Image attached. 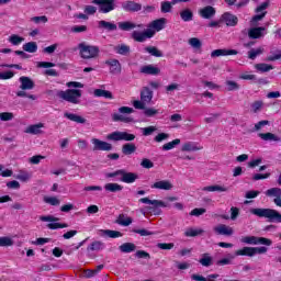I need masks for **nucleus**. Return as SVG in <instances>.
Masks as SVG:
<instances>
[{
  "label": "nucleus",
  "mask_w": 281,
  "mask_h": 281,
  "mask_svg": "<svg viewBox=\"0 0 281 281\" xmlns=\"http://www.w3.org/2000/svg\"><path fill=\"white\" fill-rule=\"evenodd\" d=\"M166 23H168V20L166 18L154 20L149 24H147L146 31H134L132 33V38H134V41H136L137 43H144V41H146L147 38H153L156 32H161V30L166 27Z\"/></svg>",
  "instance_id": "obj_1"
},
{
  "label": "nucleus",
  "mask_w": 281,
  "mask_h": 281,
  "mask_svg": "<svg viewBox=\"0 0 281 281\" xmlns=\"http://www.w3.org/2000/svg\"><path fill=\"white\" fill-rule=\"evenodd\" d=\"M79 56L83 60H93L100 57V47L85 42L78 44Z\"/></svg>",
  "instance_id": "obj_2"
},
{
  "label": "nucleus",
  "mask_w": 281,
  "mask_h": 281,
  "mask_svg": "<svg viewBox=\"0 0 281 281\" xmlns=\"http://www.w3.org/2000/svg\"><path fill=\"white\" fill-rule=\"evenodd\" d=\"M250 214L268 218L270 223H281V213L273 209H250Z\"/></svg>",
  "instance_id": "obj_3"
},
{
  "label": "nucleus",
  "mask_w": 281,
  "mask_h": 281,
  "mask_svg": "<svg viewBox=\"0 0 281 281\" xmlns=\"http://www.w3.org/2000/svg\"><path fill=\"white\" fill-rule=\"evenodd\" d=\"M57 95L61 100H65V102H69L70 104H78L80 102V98H82V90H78V89L61 90L57 93Z\"/></svg>",
  "instance_id": "obj_4"
},
{
  "label": "nucleus",
  "mask_w": 281,
  "mask_h": 281,
  "mask_svg": "<svg viewBox=\"0 0 281 281\" xmlns=\"http://www.w3.org/2000/svg\"><path fill=\"white\" fill-rule=\"evenodd\" d=\"M153 102V90L149 88H143L140 91V100L133 101L134 109H146L147 104Z\"/></svg>",
  "instance_id": "obj_5"
},
{
  "label": "nucleus",
  "mask_w": 281,
  "mask_h": 281,
  "mask_svg": "<svg viewBox=\"0 0 281 281\" xmlns=\"http://www.w3.org/2000/svg\"><path fill=\"white\" fill-rule=\"evenodd\" d=\"M119 113L121 114L114 113L112 115L113 122H124L125 124H130V122H133V117L125 115H131V113H135V110L128 106H121L119 109Z\"/></svg>",
  "instance_id": "obj_6"
},
{
  "label": "nucleus",
  "mask_w": 281,
  "mask_h": 281,
  "mask_svg": "<svg viewBox=\"0 0 281 281\" xmlns=\"http://www.w3.org/2000/svg\"><path fill=\"white\" fill-rule=\"evenodd\" d=\"M269 5H271V0H266L265 2H261L259 5H257L255 9L256 15L250 21L251 25H256L259 21H262V19L267 16V10Z\"/></svg>",
  "instance_id": "obj_7"
},
{
  "label": "nucleus",
  "mask_w": 281,
  "mask_h": 281,
  "mask_svg": "<svg viewBox=\"0 0 281 281\" xmlns=\"http://www.w3.org/2000/svg\"><path fill=\"white\" fill-rule=\"evenodd\" d=\"M240 243L245 245H267V247H271L273 241L266 237H256V236H244L240 238Z\"/></svg>",
  "instance_id": "obj_8"
},
{
  "label": "nucleus",
  "mask_w": 281,
  "mask_h": 281,
  "mask_svg": "<svg viewBox=\"0 0 281 281\" xmlns=\"http://www.w3.org/2000/svg\"><path fill=\"white\" fill-rule=\"evenodd\" d=\"M40 221L49 223L47 224L48 229H65V227H69L68 224L58 223V217H55L54 215H42L40 216Z\"/></svg>",
  "instance_id": "obj_9"
},
{
  "label": "nucleus",
  "mask_w": 281,
  "mask_h": 281,
  "mask_svg": "<svg viewBox=\"0 0 281 281\" xmlns=\"http://www.w3.org/2000/svg\"><path fill=\"white\" fill-rule=\"evenodd\" d=\"M106 139H110V142H133L135 139V134L116 131L109 134Z\"/></svg>",
  "instance_id": "obj_10"
},
{
  "label": "nucleus",
  "mask_w": 281,
  "mask_h": 281,
  "mask_svg": "<svg viewBox=\"0 0 281 281\" xmlns=\"http://www.w3.org/2000/svg\"><path fill=\"white\" fill-rule=\"evenodd\" d=\"M92 3L98 5L103 14H109L115 10V0H92Z\"/></svg>",
  "instance_id": "obj_11"
},
{
  "label": "nucleus",
  "mask_w": 281,
  "mask_h": 281,
  "mask_svg": "<svg viewBox=\"0 0 281 281\" xmlns=\"http://www.w3.org/2000/svg\"><path fill=\"white\" fill-rule=\"evenodd\" d=\"M91 144L93 146L92 150L109 151L113 149V145H111V143H106L98 138H91Z\"/></svg>",
  "instance_id": "obj_12"
},
{
  "label": "nucleus",
  "mask_w": 281,
  "mask_h": 281,
  "mask_svg": "<svg viewBox=\"0 0 281 281\" xmlns=\"http://www.w3.org/2000/svg\"><path fill=\"white\" fill-rule=\"evenodd\" d=\"M44 127L45 123L32 124L24 130V133H26L27 135H43Z\"/></svg>",
  "instance_id": "obj_13"
},
{
  "label": "nucleus",
  "mask_w": 281,
  "mask_h": 281,
  "mask_svg": "<svg viewBox=\"0 0 281 281\" xmlns=\"http://www.w3.org/2000/svg\"><path fill=\"white\" fill-rule=\"evenodd\" d=\"M213 231L215 232V234H218L220 236H232L234 235V228L225 225V224H220L216 225Z\"/></svg>",
  "instance_id": "obj_14"
},
{
  "label": "nucleus",
  "mask_w": 281,
  "mask_h": 281,
  "mask_svg": "<svg viewBox=\"0 0 281 281\" xmlns=\"http://www.w3.org/2000/svg\"><path fill=\"white\" fill-rule=\"evenodd\" d=\"M105 65L110 67V72H112L114 76L122 74V65L120 64V60L109 59L105 61Z\"/></svg>",
  "instance_id": "obj_15"
},
{
  "label": "nucleus",
  "mask_w": 281,
  "mask_h": 281,
  "mask_svg": "<svg viewBox=\"0 0 281 281\" xmlns=\"http://www.w3.org/2000/svg\"><path fill=\"white\" fill-rule=\"evenodd\" d=\"M19 80L22 91H32L35 87L34 81L30 77L22 76Z\"/></svg>",
  "instance_id": "obj_16"
},
{
  "label": "nucleus",
  "mask_w": 281,
  "mask_h": 281,
  "mask_svg": "<svg viewBox=\"0 0 281 281\" xmlns=\"http://www.w3.org/2000/svg\"><path fill=\"white\" fill-rule=\"evenodd\" d=\"M202 192H229V187L225 184H211L203 187Z\"/></svg>",
  "instance_id": "obj_17"
},
{
  "label": "nucleus",
  "mask_w": 281,
  "mask_h": 281,
  "mask_svg": "<svg viewBox=\"0 0 281 281\" xmlns=\"http://www.w3.org/2000/svg\"><path fill=\"white\" fill-rule=\"evenodd\" d=\"M135 27L144 30V24H135V22L131 21L119 22V29H121L122 32H131V30H135Z\"/></svg>",
  "instance_id": "obj_18"
},
{
  "label": "nucleus",
  "mask_w": 281,
  "mask_h": 281,
  "mask_svg": "<svg viewBox=\"0 0 281 281\" xmlns=\"http://www.w3.org/2000/svg\"><path fill=\"white\" fill-rule=\"evenodd\" d=\"M238 54V50L236 49H215L211 53V58H218L220 56H236Z\"/></svg>",
  "instance_id": "obj_19"
},
{
  "label": "nucleus",
  "mask_w": 281,
  "mask_h": 281,
  "mask_svg": "<svg viewBox=\"0 0 281 281\" xmlns=\"http://www.w3.org/2000/svg\"><path fill=\"white\" fill-rule=\"evenodd\" d=\"M122 8L125 12H139L142 4L135 1H125L122 2Z\"/></svg>",
  "instance_id": "obj_20"
},
{
  "label": "nucleus",
  "mask_w": 281,
  "mask_h": 281,
  "mask_svg": "<svg viewBox=\"0 0 281 281\" xmlns=\"http://www.w3.org/2000/svg\"><path fill=\"white\" fill-rule=\"evenodd\" d=\"M175 186H172V182L170 180H159L156 181L154 184H151V189L154 190H172Z\"/></svg>",
  "instance_id": "obj_21"
},
{
  "label": "nucleus",
  "mask_w": 281,
  "mask_h": 281,
  "mask_svg": "<svg viewBox=\"0 0 281 281\" xmlns=\"http://www.w3.org/2000/svg\"><path fill=\"white\" fill-rule=\"evenodd\" d=\"M119 181H122L123 183H135V181H137V175L134 172H126L121 170Z\"/></svg>",
  "instance_id": "obj_22"
},
{
  "label": "nucleus",
  "mask_w": 281,
  "mask_h": 281,
  "mask_svg": "<svg viewBox=\"0 0 281 281\" xmlns=\"http://www.w3.org/2000/svg\"><path fill=\"white\" fill-rule=\"evenodd\" d=\"M276 60H281V49L278 47H271L268 56L266 57V61L276 63Z\"/></svg>",
  "instance_id": "obj_23"
},
{
  "label": "nucleus",
  "mask_w": 281,
  "mask_h": 281,
  "mask_svg": "<svg viewBox=\"0 0 281 281\" xmlns=\"http://www.w3.org/2000/svg\"><path fill=\"white\" fill-rule=\"evenodd\" d=\"M222 21L231 27L238 25V18L229 12H226L222 15Z\"/></svg>",
  "instance_id": "obj_24"
},
{
  "label": "nucleus",
  "mask_w": 281,
  "mask_h": 281,
  "mask_svg": "<svg viewBox=\"0 0 281 281\" xmlns=\"http://www.w3.org/2000/svg\"><path fill=\"white\" fill-rule=\"evenodd\" d=\"M139 203H145L147 205H153V207H168V203L161 200H150L148 198L139 199Z\"/></svg>",
  "instance_id": "obj_25"
},
{
  "label": "nucleus",
  "mask_w": 281,
  "mask_h": 281,
  "mask_svg": "<svg viewBox=\"0 0 281 281\" xmlns=\"http://www.w3.org/2000/svg\"><path fill=\"white\" fill-rule=\"evenodd\" d=\"M160 72L161 69H159L157 66L146 65L140 67V74H146L147 76H159Z\"/></svg>",
  "instance_id": "obj_26"
},
{
  "label": "nucleus",
  "mask_w": 281,
  "mask_h": 281,
  "mask_svg": "<svg viewBox=\"0 0 281 281\" xmlns=\"http://www.w3.org/2000/svg\"><path fill=\"white\" fill-rule=\"evenodd\" d=\"M182 153H196V150H203V146L196 145V143L188 142L181 147Z\"/></svg>",
  "instance_id": "obj_27"
},
{
  "label": "nucleus",
  "mask_w": 281,
  "mask_h": 281,
  "mask_svg": "<svg viewBox=\"0 0 281 281\" xmlns=\"http://www.w3.org/2000/svg\"><path fill=\"white\" fill-rule=\"evenodd\" d=\"M199 14L202 16V19H212V16L216 14V9H214V7L207 5L200 9Z\"/></svg>",
  "instance_id": "obj_28"
},
{
  "label": "nucleus",
  "mask_w": 281,
  "mask_h": 281,
  "mask_svg": "<svg viewBox=\"0 0 281 281\" xmlns=\"http://www.w3.org/2000/svg\"><path fill=\"white\" fill-rule=\"evenodd\" d=\"M266 27H252L248 31L249 38H261L265 35Z\"/></svg>",
  "instance_id": "obj_29"
},
{
  "label": "nucleus",
  "mask_w": 281,
  "mask_h": 281,
  "mask_svg": "<svg viewBox=\"0 0 281 281\" xmlns=\"http://www.w3.org/2000/svg\"><path fill=\"white\" fill-rule=\"evenodd\" d=\"M100 236H108V238H122L124 234L120 231L101 229L99 231Z\"/></svg>",
  "instance_id": "obj_30"
},
{
  "label": "nucleus",
  "mask_w": 281,
  "mask_h": 281,
  "mask_svg": "<svg viewBox=\"0 0 281 281\" xmlns=\"http://www.w3.org/2000/svg\"><path fill=\"white\" fill-rule=\"evenodd\" d=\"M64 117H67V120H70V122H76L77 124H86L87 123V119H85L78 114H75V113L66 112L64 114Z\"/></svg>",
  "instance_id": "obj_31"
},
{
  "label": "nucleus",
  "mask_w": 281,
  "mask_h": 281,
  "mask_svg": "<svg viewBox=\"0 0 281 281\" xmlns=\"http://www.w3.org/2000/svg\"><path fill=\"white\" fill-rule=\"evenodd\" d=\"M204 232L205 231H203V228L189 227L186 229L184 236H187V238H194L196 236L203 235Z\"/></svg>",
  "instance_id": "obj_32"
},
{
  "label": "nucleus",
  "mask_w": 281,
  "mask_h": 281,
  "mask_svg": "<svg viewBox=\"0 0 281 281\" xmlns=\"http://www.w3.org/2000/svg\"><path fill=\"white\" fill-rule=\"evenodd\" d=\"M94 98H105V100H113V93L104 89H95L93 91Z\"/></svg>",
  "instance_id": "obj_33"
},
{
  "label": "nucleus",
  "mask_w": 281,
  "mask_h": 281,
  "mask_svg": "<svg viewBox=\"0 0 281 281\" xmlns=\"http://www.w3.org/2000/svg\"><path fill=\"white\" fill-rule=\"evenodd\" d=\"M254 67L258 74H267L268 71H272L273 69L272 65L265 63L255 64Z\"/></svg>",
  "instance_id": "obj_34"
},
{
  "label": "nucleus",
  "mask_w": 281,
  "mask_h": 281,
  "mask_svg": "<svg viewBox=\"0 0 281 281\" xmlns=\"http://www.w3.org/2000/svg\"><path fill=\"white\" fill-rule=\"evenodd\" d=\"M260 139H263V142H281L280 136L273 134V133H260L259 134Z\"/></svg>",
  "instance_id": "obj_35"
},
{
  "label": "nucleus",
  "mask_w": 281,
  "mask_h": 281,
  "mask_svg": "<svg viewBox=\"0 0 281 281\" xmlns=\"http://www.w3.org/2000/svg\"><path fill=\"white\" fill-rule=\"evenodd\" d=\"M98 25L101 30H109V32H115V30H117V25L115 23L106 22L104 20L99 21Z\"/></svg>",
  "instance_id": "obj_36"
},
{
  "label": "nucleus",
  "mask_w": 281,
  "mask_h": 281,
  "mask_svg": "<svg viewBox=\"0 0 281 281\" xmlns=\"http://www.w3.org/2000/svg\"><path fill=\"white\" fill-rule=\"evenodd\" d=\"M220 276L214 273V274H209L206 278L201 276V274H192L191 280L193 281H216V278Z\"/></svg>",
  "instance_id": "obj_37"
},
{
  "label": "nucleus",
  "mask_w": 281,
  "mask_h": 281,
  "mask_svg": "<svg viewBox=\"0 0 281 281\" xmlns=\"http://www.w3.org/2000/svg\"><path fill=\"white\" fill-rule=\"evenodd\" d=\"M119 249L122 254H132V251L137 249V246L133 243H124L119 247Z\"/></svg>",
  "instance_id": "obj_38"
},
{
  "label": "nucleus",
  "mask_w": 281,
  "mask_h": 281,
  "mask_svg": "<svg viewBox=\"0 0 281 281\" xmlns=\"http://www.w3.org/2000/svg\"><path fill=\"white\" fill-rule=\"evenodd\" d=\"M22 49H24V52H27L29 54H36V52H38V45L36 44V42H27L23 44Z\"/></svg>",
  "instance_id": "obj_39"
},
{
  "label": "nucleus",
  "mask_w": 281,
  "mask_h": 281,
  "mask_svg": "<svg viewBox=\"0 0 281 281\" xmlns=\"http://www.w3.org/2000/svg\"><path fill=\"white\" fill-rule=\"evenodd\" d=\"M262 54H265V47L252 48L248 52V58L250 60H256V58L262 56Z\"/></svg>",
  "instance_id": "obj_40"
},
{
  "label": "nucleus",
  "mask_w": 281,
  "mask_h": 281,
  "mask_svg": "<svg viewBox=\"0 0 281 281\" xmlns=\"http://www.w3.org/2000/svg\"><path fill=\"white\" fill-rule=\"evenodd\" d=\"M235 256H249L250 258L255 256L254 247H244L235 251Z\"/></svg>",
  "instance_id": "obj_41"
},
{
  "label": "nucleus",
  "mask_w": 281,
  "mask_h": 281,
  "mask_svg": "<svg viewBox=\"0 0 281 281\" xmlns=\"http://www.w3.org/2000/svg\"><path fill=\"white\" fill-rule=\"evenodd\" d=\"M199 262L202 265V267H212L214 259L212 256H210V254H203Z\"/></svg>",
  "instance_id": "obj_42"
},
{
  "label": "nucleus",
  "mask_w": 281,
  "mask_h": 281,
  "mask_svg": "<svg viewBox=\"0 0 281 281\" xmlns=\"http://www.w3.org/2000/svg\"><path fill=\"white\" fill-rule=\"evenodd\" d=\"M180 18L184 21V23H189V21L194 19V13H192V10L190 9H184L180 11Z\"/></svg>",
  "instance_id": "obj_43"
},
{
  "label": "nucleus",
  "mask_w": 281,
  "mask_h": 281,
  "mask_svg": "<svg viewBox=\"0 0 281 281\" xmlns=\"http://www.w3.org/2000/svg\"><path fill=\"white\" fill-rule=\"evenodd\" d=\"M104 190H106V192H122V190H124V187L117 183L110 182L104 186Z\"/></svg>",
  "instance_id": "obj_44"
},
{
  "label": "nucleus",
  "mask_w": 281,
  "mask_h": 281,
  "mask_svg": "<svg viewBox=\"0 0 281 281\" xmlns=\"http://www.w3.org/2000/svg\"><path fill=\"white\" fill-rule=\"evenodd\" d=\"M266 196L281 199V189L280 188H271L265 192Z\"/></svg>",
  "instance_id": "obj_45"
},
{
  "label": "nucleus",
  "mask_w": 281,
  "mask_h": 281,
  "mask_svg": "<svg viewBox=\"0 0 281 281\" xmlns=\"http://www.w3.org/2000/svg\"><path fill=\"white\" fill-rule=\"evenodd\" d=\"M105 247L106 246L104 245V243L97 240V241H92L88 247V249L90 251H102V249H104Z\"/></svg>",
  "instance_id": "obj_46"
},
{
  "label": "nucleus",
  "mask_w": 281,
  "mask_h": 281,
  "mask_svg": "<svg viewBox=\"0 0 281 281\" xmlns=\"http://www.w3.org/2000/svg\"><path fill=\"white\" fill-rule=\"evenodd\" d=\"M114 52L116 54H121L122 56H126V54L131 52V47H128V45L125 44H119L114 47Z\"/></svg>",
  "instance_id": "obj_47"
},
{
  "label": "nucleus",
  "mask_w": 281,
  "mask_h": 281,
  "mask_svg": "<svg viewBox=\"0 0 281 281\" xmlns=\"http://www.w3.org/2000/svg\"><path fill=\"white\" fill-rule=\"evenodd\" d=\"M136 150H137V147L135 146V144H131V143H127L122 147L123 155H133V153H135Z\"/></svg>",
  "instance_id": "obj_48"
},
{
  "label": "nucleus",
  "mask_w": 281,
  "mask_h": 281,
  "mask_svg": "<svg viewBox=\"0 0 281 281\" xmlns=\"http://www.w3.org/2000/svg\"><path fill=\"white\" fill-rule=\"evenodd\" d=\"M25 41V37H22L16 34H12L9 36L8 42L11 43V45H21Z\"/></svg>",
  "instance_id": "obj_49"
},
{
  "label": "nucleus",
  "mask_w": 281,
  "mask_h": 281,
  "mask_svg": "<svg viewBox=\"0 0 281 281\" xmlns=\"http://www.w3.org/2000/svg\"><path fill=\"white\" fill-rule=\"evenodd\" d=\"M179 144H181V139L176 138L169 143L164 144L162 150H172V149L177 148V146H179Z\"/></svg>",
  "instance_id": "obj_50"
},
{
  "label": "nucleus",
  "mask_w": 281,
  "mask_h": 281,
  "mask_svg": "<svg viewBox=\"0 0 281 281\" xmlns=\"http://www.w3.org/2000/svg\"><path fill=\"white\" fill-rule=\"evenodd\" d=\"M133 223V218L126 215H120L117 218V224L122 225L123 227H128Z\"/></svg>",
  "instance_id": "obj_51"
},
{
  "label": "nucleus",
  "mask_w": 281,
  "mask_h": 281,
  "mask_svg": "<svg viewBox=\"0 0 281 281\" xmlns=\"http://www.w3.org/2000/svg\"><path fill=\"white\" fill-rule=\"evenodd\" d=\"M145 50L148 54H150V56H155L156 58H161V56H164V53H161V50H159L155 46H148V47L145 48Z\"/></svg>",
  "instance_id": "obj_52"
},
{
  "label": "nucleus",
  "mask_w": 281,
  "mask_h": 281,
  "mask_svg": "<svg viewBox=\"0 0 281 281\" xmlns=\"http://www.w3.org/2000/svg\"><path fill=\"white\" fill-rule=\"evenodd\" d=\"M139 111H144V115H146V117H155V115L159 114V110L155 109V108H146L145 109H138Z\"/></svg>",
  "instance_id": "obj_53"
},
{
  "label": "nucleus",
  "mask_w": 281,
  "mask_h": 281,
  "mask_svg": "<svg viewBox=\"0 0 281 281\" xmlns=\"http://www.w3.org/2000/svg\"><path fill=\"white\" fill-rule=\"evenodd\" d=\"M160 12H162V14H168V12H172V3H170V1H162L160 3Z\"/></svg>",
  "instance_id": "obj_54"
},
{
  "label": "nucleus",
  "mask_w": 281,
  "mask_h": 281,
  "mask_svg": "<svg viewBox=\"0 0 281 281\" xmlns=\"http://www.w3.org/2000/svg\"><path fill=\"white\" fill-rule=\"evenodd\" d=\"M44 203L57 206L60 205V200L57 196H44Z\"/></svg>",
  "instance_id": "obj_55"
},
{
  "label": "nucleus",
  "mask_w": 281,
  "mask_h": 281,
  "mask_svg": "<svg viewBox=\"0 0 281 281\" xmlns=\"http://www.w3.org/2000/svg\"><path fill=\"white\" fill-rule=\"evenodd\" d=\"M12 245H14V240L11 237H0V247H12Z\"/></svg>",
  "instance_id": "obj_56"
},
{
  "label": "nucleus",
  "mask_w": 281,
  "mask_h": 281,
  "mask_svg": "<svg viewBox=\"0 0 281 281\" xmlns=\"http://www.w3.org/2000/svg\"><path fill=\"white\" fill-rule=\"evenodd\" d=\"M12 120H14V113H12V112H1L0 113L1 122H12Z\"/></svg>",
  "instance_id": "obj_57"
},
{
  "label": "nucleus",
  "mask_w": 281,
  "mask_h": 281,
  "mask_svg": "<svg viewBox=\"0 0 281 281\" xmlns=\"http://www.w3.org/2000/svg\"><path fill=\"white\" fill-rule=\"evenodd\" d=\"M140 131L145 137H148L149 135H153V133L157 131V126L150 125L147 127H142Z\"/></svg>",
  "instance_id": "obj_58"
},
{
  "label": "nucleus",
  "mask_w": 281,
  "mask_h": 281,
  "mask_svg": "<svg viewBox=\"0 0 281 281\" xmlns=\"http://www.w3.org/2000/svg\"><path fill=\"white\" fill-rule=\"evenodd\" d=\"M262 106H265V102L255 101L251 103L250 109H251L252 113H258L259 111H262Z\"/></svg>",
  "instance_id": "obj_59"
},
{
  "label": "nucleus",
  "mask_w": 281,
  "mask_h": 281,
  "mask_svg": "<svg viewBox=\"0 0 281 281\" xmlns=\"http://www.w3.org/2000/svg\"><path fill=\"white\" fill-rule=\"evenodd\" d=\"M225 85L227 87V91H238V89H240V85L236 81L226 80Z\"/></svg>",
  "instance_id": "obj_60"
},
{
  "label": "nucleus",
  "mask_w": 281,
  "mask_h": 281,
  "mask_svg": "<svg viewBox=\"0 0 281 281\" xmlns=\"http://www.w3.org/2000/svg\"><path fill=\"white\" fill-rule=\"evenodd\" d=\"M221 117L218 113H212L209 116L204 117V124H214Z\"/></svg>",
  "instance_id": "obj_61"
},
{
  "label": "nucleus",
  "mask_w": 281,
  "mask_h": 281,
  "mask_svg": "<svg viewBox=\"0 0 281 281\" xmlns=\"http://www.w3.org/2000/svg\"><path fill=\"white\" fill-rule=\"evenodd\" d=\"M189 45L193 47V49H201V46L203 45L201 43V40L196 37L189 38Z\"/></svg>",
  "instance_id": "obj_62"
},
{
  "label": "nucleus",
  "mask_w": 281,
  "mask_h": 281,
  "mask_svg": "<svg viewBox=\"0 0 281 281\" xmlns=\"http://www.w3.org/2000/svg\"><path fill=\"white\" fill-rule=\"evenodd\" d=\"M87 25H75L70 29V32H72V34H82L87 32Z\"/></svg>",
  "instance_id": "obj_63"
},
{
  "label": "nucleus",
  "mask_w": 281,
  "mask_h": 281,
  "mask_svg": "<svg viewBox=\"0 0 281 281\" xmlns=\"http://www.w3.org/2000/svg\"><path fill=\"white\" fill-rule=\"evenodd\" d=\"M47 21L48 19L46 15L31 18V22L35 23V25H40V23H47Z\"/></svg>",
  "instance_id": "obj_64"
}]
</instances>
